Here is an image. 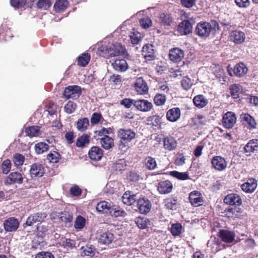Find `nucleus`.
I'll use <instances>...</instances> for the list:
<instances>
[{
	"label": "nucleus",
	"mask_w": 258,
	"mask_h": 258,
	"mask_svg": "<svg viewBox=\"0 0 258 258\" xmlns=\"http://www.w3.org/2000/svg\"><path fill=\"white\" fill-rule=\"evenodd\" d=\"M99 52L100 55L108 58L124 55L126 53V50L120 43L116 42L101 45L99 48Z\"/></svg>",
	"instance_id": "1"
},
{
	"label": "nucleus",
	"mask_w": 258,
	"mask_h": 258,
	"mask_svg": "<svg viewBox=\"0 0 258 258\" xmlns=\"http://www.w3.org/2000/svg\"><path fill=\"white\" fill-rule=\"evenodd\" d=\"M212 30L211 24L207 22H201L197 24L195 30V34L202 38L208 37Z\"/></svg>",
	"instance_id": "2"
},
{
	"label": "nucleus",
	"mask_w": 258,
	"mask_h": 258,
	"mask_svg": "<svg viewBox=\"0 0 258 258\" xmlns=\"http://www.w3.org/2000/svg\"><path fill=\"white\" fill-rule=\"evenodd\" d=\"M81 94V88L77 85L68 86L66 88L63 92V95L66 98H72L73 99H76L78 98Z\"/></svg>",
	"instance_id": "3"
},
{
	"label": "nucleus",
	"mask_w": 258,
	"mask_h": 258,
	"mask_svg": "<svg viewBox=\"0 0 258 258\" xmlns=\"http://www.w3.org/2000/svg\"><path fill=\"white\" fill-rule=\"evenodd\" d=\"M212 167L216 170L222 171L227 166V163L224 158L220 156H215L211 159Z\"/></svg>",
	"instance_id": "4"
},
{
	"label": "nucleus",
	"mask_w": 258,
	"mask_h": 258,
	"mask_svg": "<svg viewBox=\"0 0 258 258\" xmlns=\"http://www.w3.org/2000/svg\"><path fill=\"white\" fill-rule=\"evenodd\" d=\"M46 213L40 212L30 215L27 219L25 224L31 226L36 223H42L47 217Z\"/></svg>",
	"instance_id": "5"
},
{
	"label": "nucleus",
	"mask_w": 258,
	"mask_h": 258,
	"mask_svg": "<svg viewBox=\"0 0 258 258\" xmlns=\"http://www.w3.org/2000/svg\"><path fill=\"white\" fill-rule=\"evenodd\" d=\"M236 117L232 112H227L223 116L222 123L223 126L227 128H231L235 124Z\"/></svg>",
	"instance_id": "6"
},
{
	"label": "nucleus",
	"mask_w": 258,
	"mask_h": 258,
	"mask_svg": "<svg viewBox=\"0 0 258 258\" xmlns=\"http://www.w3.org/2000/svg\"><path fill=\"white\" fill-rule=\"evenodd\" d=\"M152 102L147 100L139 99L136 100L135 102V107L136 108L142 112H148L153 108Z\"/></svg>",
	"instance_id": "7"
},
{
	"label": "nucleus",
	"mask_w": 258,
	"mask_h": 258,
	"mask_svg": "<svg viewBox=\"0 0 258 258\" xmlns=\"http://www.w3.org/2000/svg\"><path fill=\"white\" fill-rule=\"evenodd\" d=\"M4 226L6 231H15L19 226V222L16 218L11 217L5 221Z\"/></svg>",
	"instance_id": "8"
},
{
	"label": "nucleus",
	"mask_w": 258,
	"mask_h": 258,
	"mask_svg": "<svg viewBox=\"0 0 258 258\" xmlns=\"http://www.w3.org/2000/svg\"><path fill=\"white\" fill-rule=\"evenodd\" d=\"M189 200L191 204L194 207L202 206L204 203L202 194L197 190L193 191L189 194Z\"/></svg>",
	"instance_id": "9"
},
{
	"label": "nucleus",
	"mask_w": 258,
	"mask_h": 258,
	"mask_svg": "<svg viewBox=\"0 0 258 258\" xmlns=\"http://www.w3.org/2000/svg\"><path fill=\"white\" fill-rule=\"evenodd\" d=\"M118 137L121 140L127 142L131 141L136 137V133L131 129H119Z\"/></svg>",
	"instance_id": "10"
},
{
	"label": "nucleus",
	"mask_w": 258,
	"mask_h": 258,
	"mask_svg": "<svg viewBox=\"0 0 258 258\" xmlns=\"http://www.w3.org/2000/svg\"><path fill=\"white\" fill-rule=\"evenodd\" d=\"M218 236L223 242L230 243L234 240L235 234L233 231L222 229L219 232Z\"/></svg>",
	"instance_id": "11"
},
{
	"label": "nucleus",
	"mask_w": 258,
	"mask_h": 258,
	"mask_svg": "<svg viewBox=\"0 0 258 258\" xmlns=\"http://www.w3.org/2000/svg\"><path fill=\"white\" fill-rule=\"evenodd\" d=\"M51 219H59V221L67 224L71 223L73 219V216L68 213H57L53 212L50 214Z\"/></svg>",
	"instance_id": "12"
},
{
	"label": "nucleus",
	"mask_w": 258,
	"mask_h": 258,
	"mask_svg": "<svg viewBox=\"0 0 258 258\" xmlns=\"http://www.w3.org/2000/svg\"><path fill=\"white\" fill-rule=\"evenodd\" d=\"M137 206L141 213L146 214L151 210V203L148 199L141 198L138 200Z\"/></svg>",
	"instance_id": "13"
},
{
	"label": "nucleus",
	"mask_w": 258,
	"mask_h": 258,
	"mask_svg": "<svg viewBox=\"0 0 258 258\" xmlns=\"http://www.w3.org/2000/svg\"><path fill=\"white\" fill-rule=\"evenodd\" d=\"M135 88L139 94H146L148 91V87L146 81L142 78L137 79L135 83Z\"/></svg>",
	"instance_id": "14"
},
{
	"label": "nucleus",
	"mask_w": 258,
	"mask_h": 258,
	"mask_svg": "<svg viewBox=\"0 0 258 258\" xmlns=\"http://www.w3.org/2000/svg\"><path fill=\"white\" fill-rule=\"evenodd\" d=\"M23 181L22 175L18 172L11 173L6 178L5 183L7 184H21Z\"/></svg>",
	"instance_id": "15"
},
{
	"label": "nucleus",
	"mask_w": 258,
	"mask_h": 258,
	"mask_svg": "<svg viewBox=\"0 0 258 258\" xmlns=\"http://www.w3.org/2000/svg\"><path fill=\"white\" fill-rule=\"evenodd\" d=\"M44 172V169L41 164L35 163L31 165L30 173L32 177H41L43 175Z\"/></svg>",
	"instance_id": "16"
},
{
	"label": "nucleus",
	"mask_w": 258,
	"mask_h": 258,
	"mask_svg": "<svg viewBox=\"0 0 258 258\" xmlns=\"http://www.w3.org/2000/svg\"><path fill=\"white\" fill-rule=\"evenodd\" d=\"M225 204L230 205L239 206L242 204L240 197L235 194H231L226 196L224 199Z\"/></svg>",
	"instance_id": "17"
},
{
	"label": "nucleus",
	"mask_w": 258,
	"mask_h": 258,
	"mask_svg": "<svg viewBox=\"0 0 258 258\" xmlns=\"http://www.w3.org/2000/svg\"><path fill=\"white\" fill-rule=\"evenodd\" d=\"M192 32V26L188 20H184L178 25V33L186 35Z\"/></svg>",
	"instance_id": "18"
},
{
	"label": "nucleus",
	"mask_w": 258,
	"mask_h": 258,
	"mask_svg": "<svg viewBox=\"0 0 258 258\" xmlns=\"http://www.w3.org/2000/svg\"><path fill=\"white\" fill-rule=\"evenodd\" d=\"M113 68L117 72H125L128 69V64L124 59H116L112 63Z\"/></svg>",
	"instance_id": "19"
},
{
	"label": "nucleus",
	"mask_w": 258,
	"mask_h": 258,
	"mask_svg": "<svg viewBox=\"0 0 258 258\" xmlns=\"http://www.w3.org/2000/svg\"><path fill=\"white\" fill-rule=\"evenodd\" d=\"M143 55L147 60H152L155 58L153 46L151 44H146L143 47Z\"/></svg>",
	"instance_id": "20"
},
{
	"label": "nucleus",
	"mask_w": 258,
	"mask_h": 258,
	"mask_svg": "<svg viewBox=\"0 0 258 258\" xmlns=\"http://www.w3.org/2000/svg\"><path fill=\"white\" fill-rule=\"evenodd\" d=\"M257 187L256 181L253 178L248 179L247 181L241 185L242 190L246 192H253Z\"/></svg>",
	"instance_id": "21"
},
{
	"label": "nucleus",
	"mask_w": 258,
	"mask_h": 258,
	"mask_svg": "<svg viewBox=\"0 0 258 258\" xmlns=\"http://www.w3.org/2000/svg\"><path fill=\"white\" fill-rule=\"evenodd\" d=\"M230 38L234 43L240 44L244 41L245 36L243 32L235 30L230 33Z\"/></svg>",
	"instance_id": "22"
},
{
	"label": "nucleus",
	"mask_w": 258,
	"mask_h": 258,
	"mask_svg": "<svg viewBox=\"0 0 258 258\" xmlns=\"http://www.w3.org/2000/svg\"><path fill=\"white\" fill-rule=\"evenodd\" d=\"M103 156L102 150L97 146L92 147L89 151V156L92 160L99 161Z\"/></svg>",
	"instance_id": "23"
},
{
	"label": "nucleus",
	"mask_w": 258,
	"mask_h": 258,
	"mask_svg": "<svg viewBox=\"0 0 258 258\" xmlns=\"http://www.w3.org/2000/svg\"><path fill=\"white\" fill-rule=\"evenodd\" d=\"M193 102L197 107L203 108L208 104L209 101L203 95H198L194 97Z\"/></svg>",
	"instance_id": "24"
},
{
	"label": "nucleus",
	"mask_w": 258,
	"mask_h": 258,
	"mask_svg": "<svg viewBox=\"0 0 258 258\" xmlns=\"http://www.w3.org/2000/svg\"><path fill=\"white\" fill-rule=\"evenodd\" d=\"M172 189V184L168 180L161 181L159 183L158 185V190L162 194L169 193Z\"/></svg>",
	"instance_id": "25"
},
{
	"label": "nucleus",
	"mask_w": 258,
	"mask_h": 258,
	"mask_svg": "<svg viewBox=\"0 0 258 258\" xmlns=\"http://www.w3.org/2000/svg\"><path fill=\"white\" fill-rule=\"evenodd\" d=\"M241 118L244 121V124L248 125L249 128L256 127V122L254 119L249 114L243 113L241 115Z\"/></svg>",
	"instance_id": "26"
},
{
	"label": "nucleus",
	"mask_w": 258,
	"mask_h": 258,
	"mask_svg": "<svg viewBox=\"0 0 258 258\" xmlns=\"http://www.w3.org/2000/svg\"><path fill=\"white\" fill-rule=\"evenodd\" d=\"M246 153L258 152V140H251L249 141L244 147Z\"/></svg>",
	"instance_id": "27"
},
{
	"label": "nucleus",
	"mask_w": 258,
	"mask_h": 258,
	"mask_svg": "<svg viewBox=\"0 0 258 258\" xmlns=\"http://www.w3.org/2000/svg\"><path fill=\"white\" fill-rule=\"evenodd\" d=\"M112 205L106 201L99 202L96 206V210L100 213H107L111 211Z\"/></svg>",
	"instance_id": "28"
},
{
	"label": "nucleus",
	"mask_w": 258,
	"mask_h": 258,
	"mask_svg": "<svg viewBox=\"0 0 258 258\" xmlns=\"http://www.w3.org/2000/svg\"><path fill=\"white\" fill-rule=\"evenodd\" d=\"M248 69L243 63H239L234 67V75L237 77H242L247 72Z\"/></svg>",
	"instance_id": "29"
},
{
	"label": "nucleus",
	"mask_w": 258,
	"mask_h": 258,
	"mask_svg": "<svg viewBox=\"0 0 258 258\" xmlns=\"http://www.w3.org/2000/svg\"><path fill=\"white\" fill-rule=\"evenodd\" d=\"M68 6L67 0H57L53 6L54 9L56 13L63 12Z\"/></svg>",
	"instance_id": "30"
},
{
	"label": "nucleus",
	"mask_w": 258,
	"mask_h": 258,
	"mask_svg": "<svg viewBox=\"0 0 258 258\" xmlns=\"http://www.w3.org/2000/svg\"><path fill=\"white\" fill-rule=\"evenodd\" d=\"M113 239V234L110 232H104L102 233L99 238V242L104 244L110 243Z\"/></svg>",
	"instance_id": "31"
},
{
	"label": "nucleus",
	"mask_w": 258,
	"mask_h": 258,
	"mask_svg": "<svg viewBox=\"0 0 258 258\" xmlns=\"http://www.w3.org/2000/svg\"><path fill=\"white\" fill-rule=\"evenodd\" d=\"M100 140V144L105 149H109L113 146V140L108 136H105Z\"/></svg>",
	"instance_id": "32"
},
{
	"label": "nucleus",
	"mask_w": 258,
	"mask_h": 258,
	"mask_svg": "<svg viewBox=\"0 0 258 258\" xmlns=\"http://www.w3.org/2000/svg\"><path fill=\"white\" fill-rule=\"evenodd\" d=\"M230 90L231 95L234 99L238 98L240 94L242 93V87L239 84H233L231 85Z\"/></svg>",
	"instance_id": "33"
},
{
	"label": "nucleus",
	"mask_w": 258,
	"mask_h": 258,
	"mask_svg": "<svg viewBox=\"0 0 258 258\" xmlns=\"http://www.w3.org/2000/svg\"><path fill=\"white\" fill-rule=\"evenodd\" d=\"M136 196L131 195L130 191L125 192L122 197V202L127 205H131L136 201Z\"/></svg>",
	"instance_id": "34"
},
{
	"label": "nucleus",
	"mask_w": 258,
	"mask_h": 258,
	"mask_svg": "<svg viewBox=\"0 0 258 258\" xmlns=\"http://www.w3.org/2000/svg\"><path fill=\"white\" fill-rule=\"evenodd\" d=\"M89 124V119L86 117L82 118L78 120L77 122V128L78 131L84 132L87 129Z\"/></svg>",
	"instance_id": "35"
},
{
	"label": "nucleus",
	"mask_w": 258,
	"mask_h": 258,
	"mask_svg": "<svg viewBox=\"0 0 258 258\" xmlns=\"http://www.w3.org/2000/svg\"><path fill=\"white\" fill-rule=\"evenodd\" d=\"M110 214L115 217H124L126 215L125 212L122 209L113 205H112L111 211H110Z\"/></svg>",
	"instance_id": "36"
},
{
	"label": "nucleus",
	"mask_w": 258,
	"mask_h": 258,
	"mask_svg": "<svg viewBox=\"0 0 258 258\" xmlns=\"http://www.w3.org/2000/svg\"><path fill=\"white\" fill-rule=\"evenodd\" d=\"M144 164L146 168L152 170L157 167V163L155 158L151 157H147L144 160Z\"/></svg>",
	"instance_id": "37"
},
{
	"label": "nucleus",
	"mask_w": 258,
	"mask_h": 258,
	"mask_svg": "<svg viewBox=\"0 0 258 258\" xmlns=\"http://www.w3.org/2000/svg\"><path fill=\"white\" fill-rule=\"evenodd\" d=\"M164 142L165 148L169 150H173L177 146L176 141L172 137L165 139Z\"/></svg>",
	"instance_id": "38"
},
{
	"label": "nucleus",
	"mask_w": 258,
	"mask_h": 258,
	"mask_svg": "<svg viewBox=\"0 0 258 258\" xmlns=\"http://www.w3.org/2000/svg\"><path fill=\"white\" fill-rule=\"evenodd\" d=\"M49 145L44 142H40L35 145V149L37 154H40L47 151L48 149Z\"/></svg>",
	"instance_id": "39"
},
{
	"label": "nucleus",
	"mask_w": 258,
	"mask_h": 258,
	"mask_svg": "<svg viewBox=\"0 0 258 258\" xmlns=\"http://www.w3.org/2000/svg\"><path fill=\"white\" fill-rule=\"evenodd\" d=\"M168 120L170 121H175L177 119V107H175L169 110L166 113Z\"/></svg>",
	"instance_id": "40"
},
{
	"label": "nucleus",
	"mask_w": 258,
	"mask_h": 258,
	"mask_svg": "<svg viewBox=\"0 0 258 258\" xmlns=\"http://www.w3.org/2000/svg\"><path fill=\"white\" fill-rule=\"evenodd\" d=\"M90 59V55L88 53H83L79 57L78 64L81 67H85L89 63Z\"/></svg>",
	"instance_id": "41"
},
{
	"label": "nucleus",
	"mask_w": 258,
	"mask_h": 258,
	"mask_svg": "<svg viewBox=\"0 0 258 258\" xmlns=\"http://www.w3.org/2000/svg\"><path fill=\"white\" fill-rule=\"evenodd\" d=\"M40 127L38 126H32L25 130L26 135L29 137H35L39 135Z\"/></svg>",
	"instance_id": "42"
},
{
	"label": "nucleus",
	"mask_w": 258,
	"mask_h": 258,
	"mask_svg": "<svg viewBox=\"0 0 258 258\" xmlns=\"http://www.w3.org/2000/svg\"><path fill=\"white\" fill-rule=\"evenodd\" d=\"M86 220L81 216H78L75 220L74 227L77 229H82L85 225Z\"/></svg>",
	"instance_id": "43"
},
{
	"label": "nucleus",
	"mask_w": 258,
	"mask_h": 258,
	"mask_svg": "<svg viewBox=\"0 0 258 258\" xmlns=\"http://www.w3.org/2000/svg\"><path fill=\"white\" fill-rule=\"evenodd\" d=\"M166 99V98L165 95L157 94L155 95L154 98V103L157 106L163 105L165 103Z\"/></svg>",
	"instance_id": "44"
},
{
	"label": "nucleus",
	"mask_w": 258,
	"mask_h": 258,
	"mask_svg": "<svg viewBox=\"0 0 258 258\" xmlns=\"http://www.w3.org/2000/svg\"><path fill=\"white\" fill-rule=\"evenodd\" d=\"M89 142V136L87 135H84L78 139L76 145L79 147H82L86 144H88Z\"/></svg>",
	"instance_id": "45"
},
{
	"label": "nucleus",
	"mask_w": 258,
	"mask_h": 258,
	"mask_svg": "<svg viewBox=\"0 0 258 258\" xmlns=\"http://www.w3.org/2000/svg\"><path fill=\"white\" fill-rule=\"evenodd\" d=\"M168 57L169 60L173 63H176L177 62V48L174 47L170 49Z\"/></svg>",
	"instance_id": "46"
},
{
	"label": "nucleus",
	"mask_w": 258,
	"mask_h": 258,
	"mask_svg": "<svg viewBox=\"0 0 258 258\" xmlns=\"http://www.w3.org/2000/svg\"><path fill=\"white\" fill-rule=\"evenodd\" d=\"M192 84V81L187 76L183 77L181 81V85L182 88L185 90L190 89Z\"/></svg>",
	"instance_id": "47"
},
{
	"label": "nucleus",
	"mask_w": 258,
	"mask_h": 258,
	"mask_svg": "<svg viewBox=\"0 0 258 258\" xmlns=\"http://www.w3.org/2000/svg\"><path fill=\"white\" fill-rule=\"evenodd\" d=\"M51 5L50 0H39L37 3L38 8L43 10H47Z\"/></svg>",
	"instance_id": "48"
},
{
	"label": "nucleus",
	"mask_w": 258,
	"mask_h": 258,
	"mask_svg": "<svg viewBox=\"0 0 258 258\" xmlns=\"http://www.w3.org/2000/svg\"><path fill=\"white\" fill-rule=\"evenodd\" d=\"M82 249L83 250L81 253L82 256H93L94 254V249L92 245L90 246L82 247Z\"/></svg>",
	"instance_id": "49"
},
{
	"label": "nucleus",
	"mask_w": 258,
	"mask_h": 258,
	"mask_svg": "<svg viewBox=\"0 0 258 258\" xmlns=\"http://www.w3.org/2000/svg\"><path fill=\"white\" fill-rule=\"evenodd\" d=\"M24 156L20 154H16L14 158V162L15 165L19 167L22 165L24 161Z\"/></svg>",
	"instance_id": "50"
},
{
	"label": "nucleus",
	"mask_w": 258,
	"mask_h": 258,
	"mask_svg": "<svg viewBox=\"0 0 258 258\" xmlns=\"http://www.w3.org/2000/svg\"><path fill=\"white\" fill-rule=\"evenodd\" d=\"M77 105L72 101H69L64 106V109L68 113L71 114L74 112L76 109Z\"/></svg>",
	"instance_id": "51"
},
{
	"label": "nucleus",
	"mask_w": 258,
	"mask_h": 258,
	"mask_svg": "<svg viewBox=\"0 0 258 258\" xmlns=\"http://www.w3.org/2000/svg\"><path fill=\"white\" fill-rule=\"evenodd\" d=\"M111 131V129L110 128L107 129L105 127H102L100 130L95 131L94 138H96L98 136H107V135L109 134Z\"/></svg>",
	"instance_id": "52"
},
{
	"label": "nucleus",
	"mask_w": 258,
	"mask_h": 258,
	"mask_svg": "<svg viewBox=\"0 0 258 258\" xmlns=\"http://www.w3.org/2000/svg\"><path fill=\"white\" fill-rule=\"evenodd\" d=\"M136 223L140 229H145L148 226V222L146 218L138 217L136 221Z\"/></svg>",
	"instance_id": "53"
},
{
	"label": "nucleus",
	"mask_w": 258,
	"mask_h": 258,
	"mask_svg": "<svg viewBox=\"0 0 258 258\" xmlns=\"http://www.w3.org/2000/svg\"><path fill=\"white\" fill-rule=\"evenodd\" d=\"M76 242L74 240L71 239H65L62 241L63 246L68 250L72 249L75 246Z\"/></svg>",
	"instance_id": "54"
},
{
	"label": "nucleus",
	"mask_w": 258,
	"mask_h": 258,
	"mask_svg": "<svg viewBox=\"0 0 258 258\" xmlns=\"http://www.w3.org/2000/svg\"><path fill=\"white\" fill-rule=\"evenodd\" d=\"M136 100L130 98H125L120 101V104L124 106L127 108H130L132 105L135 106Z\"/></svg>",
	"instance_id": "55"
},
{
	"label": "nucleus",
	"mask_w": 258,
	"mask_h": 258,
	"mask_svg": "<svg viewBox=\"0 0 258 258\" xmlns=\"http://www.w3.org/2000/svg\"><path fill=\"white\" fill-rule=\"evenodd\" d=\"M11 163L10 160H5L2 165L3 172L4 174H7L9 172L11 169Z\"/></svg>",
	"instance_id": "56"
},
{
	"label": "nucleus",
	"mask_w": 258,
	"mask_h": 258,
	"mask_svg": "<svg viewBox=\"0 0 258 258\" xmlns=\"http://www.w3.org/2000/svg\"><path fill=\"white\" fill-rule=\"evenodd\" d=\"M47 158L50 162L57 163L59 161L60 155L57 152H54L53 153H49L47 156Z\"/></svg>",
	"instance_id": "57"
},
{
	"label": "nucleus",
	"mask_w": 258,
	"mask_h": 258,
	"mask_svg": "<svg viewBox=\"0 0 258 258\" xmlns=\"http://www.w3.org/2000/svg\"><path fill=\"white\" fill-rule=\"evenodd\" d=\"M160 20L161 22L165 25H169L172 21V19L169 15L165 14H161L160 15Z\"/></svg>",
	"instance_id": "58"
},
{
	"label": "nucleus",
	"mask_w": 258,
	"mask_h": 258,
	"mask_svg": "<svg viewBox=\"0 0 258 258\" xmlns=\"http://www.w3.org/2000/svg\"><path fill=\"white\" fill-rule=\"evenodd\" d=\"M141 25L144 28H148L151 26L152 20L148 17L143 18L140 21Z\"/></svg>",
	"instance_id": "59"
},
{
	"label": "nucleus",
	"mask_w": 258,
	"mask_h": 258,
	"mask_svg": "<svg viewBox=\"0 0 258 258\" xmlns=\"http://www.w3.org/2000/svg\"><path fill=\"white\" fill-rule=\"evenodd\" d=\"M176 201L174 198L169 200L166 204L167 208L171 210H176L177 208Z\"/></svg>",
	"instance_id": "60"
},
{
	"label": "nucleus",
	"mask_w": 258,
	"mask_h": 258,
	"mask_svg": "<svg viewBox=\"0 0 258 258\" xmlns=\"http://www.w3.org/2000/svg\"><path fill=\"white\" fill-rule=\"evenodd\" d=\"M130 39L132 44H137L141 41V35L139 33H133L130 36Z\"/></svg>",
	"instance_id": "61"
},
{
	"label": "nucleus",
	"mask_w": 258,
	"mask_h": 258,
	"mask_svg": "<svg viewBox=\"0 0 258 258\" xmlns=\"http://www.w3.org/2000/svg\"><path fill=\"white\" fill-rule=\"evenodd\" d=\"M35 258H54V256L51 252L42 251L37 253Z\"/></svg>",
	"instance_id": "62"
},
{
	"label": "nucleus",
	"mask_w": 258,
	"mask_h": 258,
	"mask_svg": "<svg viewBox=\"0 0 258 258\" xmlns=\"http://www.w3.org/2000/svg\"><path fill=\"white\" fill-rule=\"evenodd\" d=\"M25 0H11V5L15 8H20L25 5Z\"/></svg>",
	"instance_id": "63"
},
{
	"label": "nucleus",
	"mask_w": 258,
	"mask_h": 258,
	"mask_svg": "<svg viewBox=\"0 0 258 258\" xmlns=\"http://www.w3.org/2000/svg\"><path fill=\"white\" fill-rule=\"evenodd\" d=\"M102 116L100 114L98 113H94L91 118V122L92 124H97L98 123Z\"/></svg>",
	"instance_id": "64"
}]
</instances>
